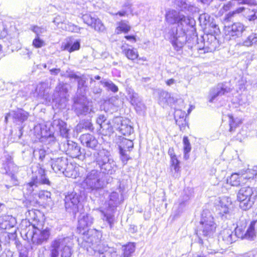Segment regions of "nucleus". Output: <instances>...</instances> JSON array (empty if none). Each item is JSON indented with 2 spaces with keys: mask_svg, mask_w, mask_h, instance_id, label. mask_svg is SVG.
I'll return each instance as SVG.
<instances>
[{
  "mask_svg": "<svg viewBox=\"0 0 257 257\" xmlns=\"http://www.w3.org/2000/svg\"><path fill=\"white\" fill-rule=\"evenodd\" d=\"M230 91V88L224 84H218L215 87L212 88L209 91L208 95V101L209 102H213L218 96H222Z\"/></svg>",
  "mask_w": 257,
  "mask_h": 257,
  "instance_id": "nucleus-19",
  "label": "nucleus"
},
{
  "mask_svg": "<svg viewBox=\"0 0 257 257\" xmlns=\"http://www.w3.org/2000/svg\"><path fill=\"white\" fill-rule=\"evenodd\" d=\"M93 163L97 169L88 172L83 184L86 188L91 190L102 189L105 186L102 174H114L117 169L115 162L110 152L105 149L99 150L93 155Z\"/></svg>",
  "mask_w": 257,
  "mask_h": 257,
  "instance_id": "nucleus-2",
  "label": "nucleus"
},
{
  "mask_svg": "<svg viewBox=\"0 0 257 257\" xmlns=\"http://www.w3.org/2000/svg\"><path fill=\"white\" fill-rule=\"evenodd\" d=\"M183 106L180 105L178 108L176 107L174 108V118L176 124L180 126H184L186 124V114L185 111H182L181 109Z\"/></svg>",
  "mask_w": 257,
  "mask_h": 257,
  "instance_id": "nucleus-26",
  "label": "nucleus"
},
{
  "mask_svg": "<svg viewBox=\"0 0 257 257\" xmlns=\"http://www.w3.org/2000/svg\"><path fill=\"white\" fill-rule=\"evenodd\" d=\"M53 22L56 25L58 26L60 23H64L65 19L64 18H62L60 16H58L54 18Z\"/></svg>",
  "mask_w": 257,
  "mask_h": 257,
  "instance_id": "nucleus-53",
  "label": "nucleus"
},
{
  "mask_svg": "<svg viewBox=\"0 0 257 257\" xmlns=\"http://www.w3.org/2000/svg\"><path fill=\"white\" fill-rule=\"evenodd\" d=\"M80 140L83 146L95 150L98 145V141L96 138L90 134L82 135L80 137Z\"/></svg>",
  "mask_w": 257,
  "mask_h": 257,
  "instance_id": "nucleus-23",
  "label": "nucleus"
},
{
  "mask_svg": "<svg viewBox=\"0 0 257 257\" xmlns=\"http://www.w3.org/2000/svg\"><path fill=\"white\" fill-rule=\"evenodd\" d=\"M253 224L250 223L247 229L245 230L246 222L245 220H242L239 224H237L235 229V232L230 228H225L222 230L218 236L219 240H221L226 244H230L235 242L237 238L253 240L254 239Z\"/></svg>",
  "mask_w": 257,
  "mask_h": 257,
  "instance_id": "nucleus-4",
  "label": "nucleus"
},
{
  "mask_svg": "<svg viewBox=\"0 0 257 257\" xmlns=\"http://www.w3.org/2000/svg\"><path fill=\"white\" fill-rule=\"evenodd\" d=\"M257 196L255 190L249 186L241 187L237 195L239 206L243 210L250 209L254 203Z\"/></svg>",
  "mask_w": 257,
  "mask_h": 257,
  "instance_id": "nucleus-8",
  "label": "nucleus"
},
{
  "mask_svg": "<svg viewBox=\"0 0 257 257\" xmlns=\"http://www.w3.org/2000/svg\"><path fill=\"white\" fill-rule=\"evenodd\" d=\"M100 128V133L104 136L110 135L113 133L114 130L115 129L114 123L112 122V120L110 122V121L108 120L105 121L104 123H103Z\"/></svg>",
  "mask_w": 257,
  "mask_h": 257,
  "instance_id": "nucleus-31",
  "label": "nucleus"
},
{
  "mask_svg": "<svg viewBox=\"0 0 257 257\" xmlns=\"http://www.w3.org/2000/svg\"><path fill=\"white\" fill-rule=\"evenodd\" d=\"M51 160V167L56 173H63L67 177H75V168L72 163H68L67 158L61 157L57 158H52Z\"/></svg>",
  "mask_w": 257,
  "mask_h": 257,
  "instance_id": "nucleus-10",
  "label": "nucleus"
},
{
  "mask_svg": "<svg viewBox=\"0 0 257 257\" xmlns=\"http://www.w3.org/2000/svg\"><path fill=\"white\" fill-rule=\"evenodd\" d=\"M82 19L84 23L97 32H103L105 30L104 25L97 17L92 16L91 14H86L82 15Z\"/></svg>",
  "mask_w": 257,
  "mask_h": 257,
  "instance_id": "nucleus-12",
  "label": "nucleus"
},
{
  "mask_svg": "<svg viewBox=\"0 0 257 257\" xmlns=\"http://www.w3.org/2000/svg\"><path fill=\"white\" fill-rule=\"evenodd\" d=\"M80 40H77L73 43L71 41H68L65 44L64 46V49L71 53L73 51H77L80 49Z\"/></svg>",
  "mask_w": 257,
  "mask_h": 257,
  "instance_id": "nucleus-34",
  "label": "nucleus"
},
{
  "mask_svg": "<svg viewBox=\"0 0 257 257\" xmlns=\"http://www.w3.org/2000/svg\"><path fill=\"white\" fill-rule=\"evenodd\" d=\"M93 223V218L87 213L81 214L78 218L77 229L80 233L84 234L90 231L88 228Z\"/></svg>",
  "mask_w": 257,
  "mask_h": 257,
  "instance_id": "nucleus-15",
  "label": "nucleus"
},
{
  "mask_svg": "<svg viewBox=\"0 0 257 257\" xmlns=\"http://www.w3.org/2000/svg\"><path fill=\"white\" fill-rule=\"evenodd\" d=\"M101 91L102 90L99 87L95 86L92 89V91L94 94H100Z\"/></svg>",
  "mask_w": 257,
  "mask_h": 257,
  "instance_id": "nucleus-63",
  "label": "nucleus"
},
{
  "mask_svg": "<svg viewBox=\"0 0 257 257\" xmlns=\"http://www.w3.org/2000/svg\"><path fill=\"white\" fill-rule=\"evenodd\" d=\"M69 238L58 236L53 239L48 247L49 257H71L73 251L69 245Z\"/></svg>",
  "mask_w": 257,
  "mask_h": 257,
  "instance_id": "nucleus-5",
  "label": "nucleus"
},
{
  "mask_svg": "<svg viewBox=\"0 0 257 257\" xmlns=\"http://www.w3.org/2000/svg\"><path fill=\"white\" fill-rule=\"evenodd\" d=\"M12 115L13 118L15 119L16 121L21 123H23L26 120L29 116L28 113L23 109H18L16 111H14Z\"/></svg>",
  "mask_w": 257,
  "mask_h": 257,
  "instance_id": "nucleus-33",
  "label": "nucleus"
},
{
  "mask_svg": "<svg viewBox=\"0 0 257 257\" xmlns=\"http://www.w3.org/2000/svg\"><path fill=\"white\" fill-rule=\"evenodd\" d=\"M206 37L203 38L204 41L203 49L207 52L215 51L219 47L218 41L216 38L211 34L207 35Z\"/></svg>",
  "mask_w": 257,
  "mask_h": 257,
  "instance_id": "nucleus-22",
  "label": "nucleus"
},
{
  "mask_svg": "<svg viewBox=\"0 0 257 257\" xmlns=\"http://www.w3.org/2000/svg\"><path fill=\"white\" fill-rule=\"evenodd\" d=\"M122 201V195L119 197L117 192H113L109 195V200L108 202V208L106 210L101 211L102 218L108 223L110 229H112L113 227L114 209Z\"/></svg>",
  "mask_w": 257,
  "mask_h": 257,
  "instance_id": "nucleus-9",
  "label": "nucleus"
},
{
  "mask_svg": "<svg viewBox=\"0 0 257 257\" xmlns=\"http://www.w3.org/2000/svg\"><path fill=\"white\" fill-rule=\"evenodd\" d=\"M83 127L85 128L86 130H89V131H92L93 130L92 123L88 120L85 121L83 123Z\"/></svg>",
  "mask_w": 257,
  "mask_h": 257,
  "instance_id": "nucleus-54",
  "label": "nucleus"
},
{
  "mask_svg": "<svg viewBox=\"0 0 257 257\" xmlns=\"http://www.w3.org/2000/svg\"><path fill=\"white\" fill-rule=\"evenodd\" d=\"M175 103H177L179 105H181L182 106L184 105V101L182 99H178L176 97L172 95L171 93H169V97L168 100L167 105L172 106Z\"/></svg>",
  "mask_w": 257,
  "mask_h": 257,
  "instance_id": "nucleus-43",
  "label": "nucleus"
},
{
  "mask_svg": "<svg viewBox=\"0 0 257 257\" xmlns=\"http://www.w3.org/2000/svg\"><path fill=\"white\" fill-rule=\"evenodd\" d=\"M45 42L40 38L39 36H36L33 41V45L36 48H40L45 46Z\"/></svg>",
  "mask_w": 257,
  "mask_h": 257,
  "instance_id": "nucleus-46",
  "label": "nucleus"
},
{
  "mask_svg": "<svg viewBox=\"0 0 257 257\" xmlns=\"http://www.w3.org/2000/svg\"><path fill=\"white\" fill-rule=\"evenodd\" d=\"M240 4H246L249 6L255 5L256 2L255 0H241Z\"/></svg>",
  "mask_w": 257,
  "mask_h": 257,
  "instance_id": "nucleus-55",
  "label": "nucleus"
},
{
  "mask_svg": "<svg viewBox=\"0 0 257 257\" xmlns=\"http://www.w3.org/2000/svg\"><path fill=\"white\" fill-rule=\"evenodd\" d=\"M2 167L1 168V171L3 174H7L11 172V169L15 167L13 163V158L10 155H6L5 160L3 161Z\"/></svg>",
  "mask_w": 257,
  "mask_h": 257,
  "instance_id": "nucleus-29",
  "label": "nucleus"
},
{
  "mask_svg": "<svg viewBox=\"0 0 257 257\" xmlns=\"http://www.w3.org/2000/svg\"><path fill=\"white\" fill-rule=\"evenodd\" d=\"M253 45H257V33H251L242 43V45L246 47Z\"/></svg>",
  "mask_w": 257,
  "mask_h": 257,
  "instance_id": "nucleus-37",
  "label": "nucleus"
},
{
  "mask_svg": "<svg viewBox=\"0 0 257 257\" xmlns=\"http://www.w3.org/2000/svg\"><path fill=\"white\" fill-rule=\"evenodd\" d=\"M169 97V93L167 91L162 90L159 92V102L163 107L167 106L168 100Z\"/></svg>",
  "mask_w": 257,
  "mask_h": 257,
  "instance_id": "nucleus-38",
  "label": "nucleus"
},
{
  "mask_svg": "<svg viewBox=\"0 0 257 257\" xmlns=\"http://www.w3.org/2000/svg\"><path fill=\"white\" fill-rule=\"evenodd\" d=\"M231 203L226 198H222L215 203L216 211L222 217H226V215L229 213V206Z\"/></svg>",
  "mask_w": 257,
  "mask_h": 257,
  "instance_id": "nucleus-20",
  "label": "nucleus"
},
{
  "mask_svg": "<svg viewBox=\"0 0 257 257\" xmlns=\"http://www.w3.org/2000/svg\"><path fill=\"white\" fill-rule=\"evenodd\" d=\"M130 151L119 150L120 159L123 165H125L131 159L129 153Z\"/></svg>",
  "mask_w": 257,
  "mask_h": 257,
  "instance_id": "nucleus-44",
  "label": "nucleus"
},
{
  "mask_svg": "<svg viewBox=\"0 0 257 257\" xmlns=\"http://www.w3.org/2000/svg\"><path fill=\"white\" fill-rule=\"evenodd\" d=\"M242 10V9L237 8L233 11L229 12L225 15L224 20L227 22L230 21L231 18L233 17L235 14L241 13Z\"/></svg>",
  "mask_w": 257,
  "mask_h": 257,
  "instance_id": "nucleus-47",
  "label": "nucleus"
},
{
  "mask_svg": "<svg viewBox=\"0 0 257 257\" xmlns=\"http://www.w3.org/2000/svg\"><path fill=\"white\" fill-rule=\"evenodd\" d=\"M50 235L49 229L47 228L41 230L36 227L33 233L32 241L34 243L37 245L42 244L43 242H46L48 240Z\"/></svg>",
  "mask_w": 257,
  "mask_h": 257,
  "instance_id": "nucleus-17",
  "label": "nucleus"
},
{
  "mask_svg": "<svg viewBox=\"0 0 257 257\" xmlns=\"http://www.w3.org/2000/svg\"><path fill=\"white\" fill-rule=\"evenodd\" d=\"M190 190L189 188L185 189L181 195L176 202L173 207V211L175 215L177 216L182 213L186 206L187 201L190 198Z\"/></svg>",
  "mask_w": 257,
  "mask_h": 257,
  "instance_id": "nucleus-13",
  "label": "nucleus"
},
{
  "mask_svg": "<svg viewBox=\"0 0 257 257\" xmlns=\"http://www.w3.org/2000/svg\"><path fill=\"white\" fill-rule=\"evenodd\" d=\"M73 107L77 115H86L91 110L85 103L75 102Z\"/></svg>",
  "mask_w": 257,
  "mask_h": 257,
  "instance_id": "nucleus-30",
  "label": "nucleus"
},
{
  "mask_svg": "<svg viewBox=\"0 0 257 257\" xmlns=\"http://www.w3.org/2000/svg\"><path fill=\"white\" fill-rule=\"evenodd\" d=\"M115 130L118 131L124 136L131 135L133 132V128L127 123V121L123 120L120 116L115 117L112 119Z\"/></svg>",
  "mask_w": 257,
  "mask_h": 257,
  "instance_id": "nucleus-14",
  "label": "nucleus"
},
{
  "mask_svg": "<svg viewBox=\"0 0 257 257\" xmlns=\"http://www.w3.org/2000/svg\"><path fill=\"white\" fill-rule=\"evenodd\" d=\"M119 142H117L119 150L130 151L134 147V143L132 141L124 138H119Z\"/></svg>",
  "mask_w": 257,
  "mask_h": 257,
  "instance_id": "nucleus-32",
  "label": "nucleus"
},
{
  "mask_svg": "<svg viewBox=\"0 0 257 257\" xmlns=\"http://www.w3.org/2000/svg\"><path fill=\"white\" fill-rule=\"evenodd\" d=\"M100 83L103 85L104 87L108 91L115 93L118 90V87L110 80L101 81Z\"/></svg>",
  "mask_w": 257,
  "mask_h": 257,
  "instance_id": "nucleus-39",
  "label": "nucleus"
},
{
  "mask_svg": "<svg viewBox=\"0 0 257 257\" xmlns=\"http://www.w3.org/2000/svg\"><path fill=\"white\" fill-rule=\"evenodd\" d=\"M80 195L75 192L68 193L65 195L64 201L66 211L75 215L81 206L80 203Z\"/></svg>",
  "mask_w": 257,
  "mask_h": 257,
  "instance_id": "nucleus-11",
  "label": "nucleus"
},
{
  "mask_svg": "<svg viewBox=\"0 0 257 257\" xmlns=\"http://www.w3.org/2000/svg\"><path fill=\"white\" fill-rule=\"evenodd\" d=\"M171 159V170L174 171L175 173L174 176L175 177H178V173L180 172V161L178 160L176 156L170 158Z\"/></svg>",
  "mask_w": 257,
  "mask_h": 257,
  "instance_id": "nucleus-36",
  "label": "nucleus"
},
{
  "mask_svg": "<svg viewBox=\"0 0 257 257\" xmlns=\"http://www.w3.org/2000/svg\"><path fill=\"white\" fill-rule=\"evenodd\" d=\"M126 57L130 60H134L137 59L139 54L136 49H125L123 51Z\"/></svg>",
  "mask_w": 257,
  "mask_h": 257,
  "instance_id": "nucleus-40",
  "label": "nucleus"
},
{
  "mask_svg": "<svg viewBox=\"0 0 257 257\" xmlns=\"http://www.w3.org/2000/svg\"><path fill=\"white\" fill-rule=\"evenodd\" d=\"M135 250V245L134 243H130L124 247V257H129Z\"/></svg>",
  "mask_w": 257,
  "mask_h": 257,
  "instance_id": "nucleus-42",
  "label": "nucleus"
},
{
  "mask_svg": "<svg viewBox=\"0 0 257 257\" xmlns=\"http://www.w3.org/2000/svg\"><path fill=\"white\" fill-rule=\"evenodd\" d=\"M85 246L88 252L93 251L95 257H116V249L101 243L96 230L88 231L82 234Z\"/></svg>",
  "mask_w": 257,
  "mask_h": 257,
  "instance_id": "nucleus-3",
  "label": "nucleus"
},
{
  "mask_svg": "<svg viewBox=\"0 0 257 257\" xmlns=\"http://www.w3.org/2000/svg\"><path fill=\"white\" fill-rule=\"evenodd\" d=\"M64 151L72 158H79L81 156L80 147L76 143L67 140L66 143L63 145Z\"/></svg>",
  "mask_w": 257,
  "mask_h": 257,
  "instance_id": "nucleus-16",
  "label": "nucleus"
},
{
  "mask_svg": "<svg viewBox=\"0 0 257 257\" xmlns=\"http://www.w3.org/2000/svg\"><path fill=\"white\" fill-rule=\"evenodd\" d=\"M127 95L131 104L136 107L142 108L144 105L142 103L141 99L138 94L135 92L133 89H129L127 90Z\"/></svg>",
  "mask_w": 257,
  "mask_h": 257,
  "instance_id": "nucleus-28",
  "label": "nucleus"
},
{
  "mask_svg": "<svg viewBox=\"0 0 257 257\" xmlns=\"http://www.w3.org/2000/svg\"><path fill=\"white\" fill-rule=\"evenodd\" d=\"M239 8L242 9L241 10V13H242L244 17H245L248 20V16L251 15V14L253 12L254 10H250L248 8H246L245 7H239Z\"/></svg>",
  "mask_w": 257,
  "mask_h": 257,
  "instance_id": "nucleus-49",
  "label": "nucleus"
},
{
  "mask_svg": "<svg viewBox=\"0 0 257 257\" xmlns=\"http://www.w3.org/2000/svg\"><path fill=\"white\" fill-rule=\"evenodd\" d=\"M229 131L230 132L234 131L237 126V123L235 122L234 119L232 115H229Z\"/></svg>",
  "mask_w": 257,
  "mask_h": 257,
  "instance_id": "nucleus-51",
  "label": "nucleus"
},
{
  "mask_svg": "<svg viewBox=\"0 0 257 257\" xmlns=\"http://www.w3.org/2000/svg\"><path fill=\"white\" fill-rule=\"evenodd\" d=\"M168 155L170 157V158L173 157H174V156H176L175 153V152H174V150L173 148H170L169 149Z\"/></svg>",
  "mask_w": 257,
  "mask_h": 257,
  "instance_id": "nucleus-62",
  "label": "nucleus"
},
{
  "mask_svg": "<svg viewBox=\"0 0 257 257\" xmlns=\"http://www.w3.org/2000/svg\"><path fill=\"white\" fill-rule=\"evenodd\" d=\"M231 6H232V4L230 2H229L227 3V4L224 5V6L223 7V9L225 11H227L231 8Z\"/></svg>",
  "mask_w": 257,
  "mask_h": 257,
  "instance_id": "nucleus-60",
  "label": "nucleus"
},
{
  "mask_svg": "<svg viewBox=\"0 0 257 257\" xmlns=\"http://www.w3.org/2000/svg\"><path fill=\"white\" fill-rule=\"evenodd\" d=\"M131 7H132V4H131V2L128 1H125L122 5L123 9H124V10H126V9H130V11L132 12V11L131 10Z\"/></svg>",
  "mask_w": 257,
  "mask_h": 257,
  "instance_id": "nucleus-57",
  "label": "nucleus"
},
{
  "mask_svg": "<svg viewBox=\"0 0 257 257\" xmlns=\"http://www.w3.org/2000/svg\"><path fill=\"white\" fill-rule=\"evenodd\" d=\"M30 30L36 34V36H40L42 34L46 32V29L43 27H39L38 26H31Z\"/></svg>",
  "mask_w": 257,
  "mask_h": 257,
  "instance_id": "nucleus-45",
  "label": "nucleus"
},
{
  "mask_svg": "<svg viewBox=\"0 0 257 257\" xmlns=\"http://www.w3.org/2000/svg\"><path fill=\"white\" fill-rule=\"evenodd\" d=\"M112 15H119L120 17H123L127 15V11L123 9L121 11H119L115 14H111Z\"/></svg>",
  "mask_w": 257,
  "mask_h": 257,
  "instance_id": "nucleus-58",
  "label": "nucleus"
},
{
  "mask_svg": "<svg viewBox=\"0 0 257 257\" xmlns=\"http://www.w3.org/2000/svg\"><path fill=\"white\" fill-rule=\"evenodd\" d=\"M216 224L211 213L207 210H203L197 234L206 237H212L215 232Z\"/></svg>",
  "mask_w": 257,
  "mask_h": 257,
  "instance_id": "nucleus-7",
  "label": "nucleus"
},
{
  "mask_svg": "<svg viewBox=\"0 0 257 257\" xmlns=\"http://www.w3.org/2000/svg\"><path fill=\"white\" fill-rule=\"evenodd\" d=\"M61 70L59 68H53L50 70V74L51 75H57L60 72Z\"/></svg>",
  "mask_w": 257,
  "mask_h": 257,
  "instance_id": "nucleus-59",
  "label": "nucleus"
},
{
  "mask_svg": "<svg viewBox=\"0 0 257 257\" xmlns=\"http://www.w3.org/2000/svg\"><path fill=\"white\" fill-rule=\"evenodd\" d=\"M68 31H70L71 32L78 33L80 30V28L76 26L73 24L70 23L68 25L67 27L66 28Z\"/></svg>",
  "mask_w": 257,
  "mask_h": 257,
  "instance_id": "nucleus-50",
  "label": "nucleus"
},
{
  "mask_svg": "<svg viewBox=\"0 0 257 257\" xmlns=\"http://www.w3.org/2000/svg\"><path fill=\"white\" fill-rule=\"evenodd\" d=\"M184 152H190L191 150V145L187 137L183 138Z\"/></svg>",
  "mask_w": 257,
  "mask_h": 257,
  "instance_id": "nucleus-48",
  "label": "nucleus"
},
{
  "mask_svg": "<svg viewBox=\"0 0 257 257\" xmlns=\"http://www.w3.org/2000/svg\"><path fill=\"white\" fill-rule=\"evenodd\" d=\"M174 1L181 11L186 13L187 12H192L193 10L194 7L187 4L185 0H174Z\"/></svg>",
  "mask_w": 257,
  "mask_h": 257,
  "instance_id": "nucleus-35",
  "label": "nucleus"
},
{
  "mask_svg": "<svg viewBox=\"0 0 257 257\" xmlns=\"http://www.w3.org/2000/svg\"><path fill=\"white\" fill-rule=\"evenodd\" d=\"M51 125L55 131L59 132L63 138L66 139L68 137L69 130L67 127V124L64 121L60 119H55Z\"/></svg>",
  "mask_w": 257,
  "mask_h": 257,
  "instance_id": "nucleus-21",
  "label": "nucleus"
},
{
  "mask_svg": "<svg viewBox=\"0 0 257 257\" xmlns=\"http://www.w3.org/2000/svg\"><path fill=\"white\" fill-rule=\"evenodd\" d=\"M174 79L171 78L166 81V83L168 86H171L176 83Z\"/></svg>",
  "mask_w": 257,
  "mask_h": 257,
  "instance_id": "nucleus-61",
  "label": "nucleus"
},
{
  "mask_svg": "<svg viewBox=\"0 0 257 257\" xmlns=\"http://www.w3.org/2000/svg\"><path fill=\"white\" fill-rule=\"evenodd\" d=\"M247 171H250L248 170L246 171V173L240 174V173H233L232 174L229 179L228 180V182L231 184V186H238L241 184L244 183V180L247 178H251V176H248L247 175Z\"/></svg>",
  "mask_w": 257,
  "mask_h": 257,
  "instance_id": "nucleus-25",
  "label": "nucleus"
},
{
  "mask_svg": "<svg viewBox=\"0 0 257 257\" xmlns=\"http://www.w3.org/2000/svg\"><path fill=\"white\" fill-rule=\"evenodd\" d=\"M33 155L36 159H38L40 161H43L45 159L49 160L51 159V154L48 149L44 148H37L33 151Z\"/></svg>",
  "mask_w": 257,
  "mask_h": 257,
  "instance_id": "nucleus-27",
  "label": "nucleus"
},
{
  "mask_svg": "<svg viewBox=\"0 0 257 257\" xmlns=\"http://www.w3.org/2000/svg\"><path fill=\"white\" fill-rule=\"evenodd\" d=\"M37 174L33 175L31 181L24 186V193L27 195L37 194L40 189L39 186L42 184H50V182L46 177L45 170L39 168Z\"/></svg>",
  "mask_w": 257,
  "mask_h": 257,
  "instance_id": "nucleus-6",
  "label": "nucleus"
},
{
  "mask_svg": "<svg viewBox=\"0 0 257 257\" xmlns=\"http://www.w3.org/2000/svg\"><path fill=\"white\" fill-rule=\"evenodd\" d=\"M107 120L106 117L104 115H100L96 119V123L100 127Z\"/></svg>",
  "mask_w": 257,
  "mask_h": 257,
  "instance_id": "nucleus-52",
  "label": "nucleus"
},
{
  "mask_svg": "<svg viewBox=\"0 0 257 257\" xmlns=\"http://www.w3.org/2000/svg\"><path fill=\"white\" fill-rule=\"evenodd\" d=\"M199 21L200 25L204 29H213V31L215 32V29H218V26L213 22V19L209 15L206 13L202 14L199 17Z\"/></svg>",
  "mask_w": 257,
  "mask_h": 257,
  "instance_id": "nucleus-24",
  "label": "nucleus"
},
{
  "mask_svg": "<svg viewBox=\"0 0 257 257\" xmlns=\"http://www.w3.org/2000/svg\"><path fill=\"white\" fill-rule=\"evenodd\" d=\"M247 27L240 22L234 23L231 26L226 27L225 33L226 35L230 37H239L242 36L244 31H245Z\"/></svg>",
  "mask_w": 257,
  "mask_h": 257,
  "instance_id": "nucleus-18",
  "label": "nucleus"
},
{
  "mask_svg": "<svg viewBox=\"0 0 257 257\" xmlns=\"http://www.w3.org/2000/svg\"><path fill=\"white\" fill-rule=\"evenodd\" d=\"M77 82H78V88L81 89L84 86L86 81L84 78L80 77L78 78V79L77 80Z\"/></svg>",
  "mask_w": 257,
  "mask_h": 257,
  "instance_id": "nucleus-56",
  "label": "nucleus"
},
{
  "mask_svg": "<svg viewBox=\"0 0 257 257\" xmlns=\"http://www.w3.org/2000/svg\"><path fill=\"white\" fill-rule=\"evenodd\" d=\"M127 23V22L124 21H121L119 22L117 24L118 26L116 28L117 33H119V32H122L124 33H127L131 29V27Z\"/></svg>",
  "mask_w": 257,
  "mask_h": 257,
  "instance_id": "nucleus-41",
  "label": "nucleus"
},
{
  "mask_svg": "<svg viewBox=\"0 0 257 257\" xmlns=\"http://www.w3.org/2000/svg\"><path fill=\"white\" fill-rule=\"evenodd\" d=\"M251 223H253V232H254V238L256 236V233H257V220L254 221H252L250 222Z\"/></svg>",
  "mask_w": 257,
  "mask_h": 257,
  "instance_id": "nucleus-64",
  "label": "nucleus"
},
{
  "mask_svg": "<svg viewBox=\"0 0 257 257\" xmlns=\"http://www.w3.org/2000/svg\"><path fill=\"white\" fill-rule=\"evenodd\" d=\"M165 19L170 24L177 25L168 32L169 39L175 50L177 51L181 50L186 43L188 44V47H192L197 42L195 21L193 18L176 10H170L166 13Z\"/></svg>",
  "mask_w": 257,
  "mask_h": 257,
  "instance_id": "nucleus-1",
  "label": "nucleus"
}]
</instances>
